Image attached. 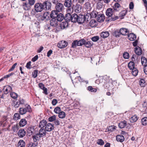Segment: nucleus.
I'll return each instance as SVG.
<instances>
[{"instance_id": "6", "label": "nucleus", "mask_w": 147, "mask_h": 147, "mask_svg": "<svg viewBox=\"0 0 147 147\" xmlns=\"http://www.w3.org/2000/svg\"><path fill=\"white\" fill-rule=\"evenodd\" d=\"M68 13L66 14L64 17V19L65 21L67 22L71 21L72 22H74V17H73L74 14H71L70 13L71 12H68Z\"/></svg>"}, {"instance_id": "7", "label": "nucleus", "mask_w": 147, "mask_h": 147, "mask_svg": "<svg viewBox=\"0 0 147 147\" xmlns=\"http://www.w3.org/2000/svg\"><path fill=\"white\" fill-rule=\"evenodd\" d=\"M31 111V109L29 105H28L26 108H20L19 110L20 114L22 115L25 114L27 112H30Z\"/></svg>"}, {"instance_id": "51", "label": "nucleus", "mask_w": 147, "mask_h": 147, "mask_svg": "<svg viewBox=\"0 0 147 147\" xmlns=\"http://www.w3.org/2000/svg\"><path fill=\"white\" fill-rule=\"evenodd\" d=\"M19 126L16 124L12 126V129L14 132H15L19 129Z\"/></svg>"}, {"instance_id": "33", "label": "nucleus", "mask_w": 147, "mask_h": 147, "mask_svg": "<svg viewBox=\"0 0 147 147\" xmlns=\"http://www.w3.org/2000/svg\"><path fill=\"white\" fill-rule=\"evenodd\" d=\"M27 131L29 135H32L34 131V127L33 126L29 127L27 129Z\"/></svg>"}, {"instance_id": "40", "label": "nucleus", "mask_w": 147, "mask_h": 147, "mask_svg": "<svg viewBox=\"0 0 147 147\" xmlns=\"http://www.w3.org/2000/svg\"><path fill=\"white\" fill-rule=\"evenodd\" d=\"M98 13L95 11H93L90 13V16L92 18H95L96 17Z\"/></svg>"}, {"instance_id": "26", "label": "nucleus", "mask_w": 147, "mask_h": 147, "mask_svg": "<svg viewBox=\"0 0 147 147\" xmlns=\"http://www.w3.org/2000/svg\"><path fill=\"white\" fill-rule=\"evenodd\" d=\"M25 142L23 140H20L18 142L17 144L18 147H25Z\"/></svg>"}, {"instance_id": "61", "label": "nucleus", "mask_w": 147, "mask_h": 147, "mask_svg": "<svg viewBox=\"0 0 147 147\" xmlns=\"http://www.w3.org/2000/svg\"><path fill=\"white\" fill-rule=\"evenodd\" d=\"M38 72V71L37 70H35L32 74V77L34 78H36L37 76Z\"/></svg>"}, {"instance_id": "3", "label": "nucleus", "mask_w": 147, "mask_h": 147, "mask_svg": "<svg viewBox=\"0 0 147 147\" xmlns=\"http://www.w3.org/2000/svg\"><path fill=\"white\" fill-rule=\"evenodd\" d=\"M85 42V40L82 39L79 40H77L73 41L72 43L71 47L76 48L77 46H81L84 45Z\"/></svg>"}, {"instance_id": "1", "label": "nucleus", "mask_w": 147, "mask_h": 147, "mask_svg": "<svg viewBox=\"0 0 147 147\" xmlns=\"http://www.w3.org/2000/svg\"><path fill=\"white\" fill-rule=\"evenodd\" d=\"M74 22H77L79 24H82L84 22L83 15H80L79 16L76 14L74 13Z\"/></svg>"}, {"instance_id": "43", "label": "nucleus", "mask_w": 147, "mask_h": 147, "mask_svg": "<svg viewBox=\"0 0 147 147\" xmlns=\"http://www.w3.org/2000/svg\"><path fill=\"white\" fill-rule=\"evenodd\" d=\"M127 12V11L126 10H123L120 13V17H121L122 19L123 18Z\"/></svg>"}, {"instance_id": "54", "label": "nucleus", "mask_w": 147, "mask_h": 147, "mask_svg": "<svg viewBox=\"0 0 147 147\" xmlns=\"http://www.w3.org/2000/svg\"><path fill=\"white\" fill-rule=\"evenodd\" d=\"M97 143L98 144L100 145L101 146H102L104 144V141L102 139L98 140Z\"/></svg>"}, {"instance_id": "21", "label": "nucleus", "mask_w": 147, "mask_h": 147, "mask_svg": "<svg viewBox=\"0 0 147 147\" xmlns=\"http://www.w3.org/2000/svg\"><path fill=\"white\" fill-rule=\"evenodd\" d=\"M47 122L46 120H43L40 121L39 123L38 127H39L42 128H44V127H46Z\"/></svg>"}, {"instance_id": "48", "label": "nucleus", "mask_w": 147, "mask_h": 147, "mask_svg": "<svg viewBox=\"0 0 147 147\" xmlns=\"http://www.w3.org/2000/svg\"><path fill=\"white\" fill-rule=\"evenodd\" d=\"M142 123L143 125H147V117H144L142 119Z\"/></svg>"}, {"instance_id": "56", "label": "nucleus", "mask_w": 147, "mask_h": 147, "mask_svg": "<svg viewBox=\"0 0 147 147\" xmlns=\"http://www.w3.org/2000/svg\"><path fill=\"white\" fill-rule=\"evenodd\" d=\"M123 57L125 59H128L129 57V54L127 52H125L123 54Z\"/></svg>"}, {"instance_id": "35", "label": "nucleus", "mask_w": 147, "mask_h": 147, "mask_svg": "<svg viewBox=\"0 0 147 147\" xmlns=\"http://www.w3.org/2000/svg\"><path fill=\"white\" fill-rule=\"evenodd\" d=\"M119 30L121 34L123 35H126V33L128 32V30L125 28H122Z\"/></svg>"}, {"instance_id": "32", "label": "nucleus", "mask_w": 147, "mask_h": 147, "mask_svg": "<svg viewBox=\"0 0 147 147\" xmlns=\"http://www.w3.org/2000/svg\"><path fill=\"white\" fill-rule=\"evenodd\" d=\"M27 122L24 119H22L21 120L19 123V125L20 127H23L27 123Z\"/></svg>"}, {"instance_id": "19", "label": "nucleus", "mask_w": 147, "mask_h": 147, "mask_svg": "<svg viewBox=\"0 0 147 147\" xmlns=\"http://www.w3.org/2000/svg\"><path fill=\"white\" fill-rule=\"evenodd\" d=\"M46 131L44 128H40L37 133L41 137L45 136L46 134Z\"/></svg>"}, {"instance_id": "39", "label": "nucleus", "mask_w": 147, "mask_h": 147, "mask_svg": "<svg viewBox=\"0 0 147 147\" xmlns=\"http://www.w3.org/2000/svg\"><path fill=\"white\" fill-rule=\"evenodd\" d=\"M93 44V42L91 41H88L86 42H85L84 44L85 46L88 48L91 47Z\"/></svg>"}, {"instance_id": "14", "label": "nucleus", "mask_w": 147, "mask_h": 147, "mask_svg": "<svg viewBox=\"0 0 147 147\" xmlns=\"http://www.w3.org/2000/svg\"><path fill=\"white\" fill-rule=\"evenodd\" d=\"M4 94H7L9 92H11L12 91V88L9 86H7L4 87L3 88Z\"/></svg>"}, {"instance_id": "18", "label": "nucleus", "mask_w": 147, "mask_h": 147, "mask_svg": "<svg viewBox=\"0 0 147 147\" xmlns=\"http://www.w3.org/2000/svg\"><path fill=\"white\" fill-rule=\"evenodd\" d=\"M105 19V16L103 14H100L97 15L96 17V20L99 22H102Z\"/></svg>"}, {"instance_id": "49", "label": "nucleus", "mask_w": 147, "mask_h": 147, "mask_svg": "<svg viewBox=\"0 0 147 147\" xmlns=\"http://www.w3.org/2000/svg\"><path fill=\"white\" fill-rule=\"evenodd\" d=\"M10 95L11 97L14 99L16 98L18 96L17 94L16 93L13 92H11L10 93Z\"/></svg>"}, {"instance_id": "10", "label": "nucleus", "mask_w": 147, "mask_h": 147, "mask_svg": "<svg viewBox=\"0 0 147 147\" xmlns=\"http://www.w3.org/2000/svg\"><path fill=\"white\" fill-rule=\"evenodd\" d=\"M54 128V124L51 123H48L47 124L45 129L46 131L50 132L53 130Z\"/></svg>"}, {"instance_id": "13", "label": "nucleus", "mask_w": 147, "mask_h": 147, "mask_svg": "<svg viewBox=\"0 0 147 147\" xmlns=\"http://www.w3.org/2000/svg\"><path fill=\"white\" fill-rule=\"evenodd\" d=\"M26 134V131L23 129H21L19 130L17 133L18 136L20 138H23L24 136Z\"/></svg>"}, {"instance_id": "38", "label": "nucleus", "mask_w": 147, "mask_h": 147, "mask_svg": "<svg viewBox=\"0 0 147 147\" xmlns=\"http://www.w3.org/2000/svg\"><path fill=\"white\" fill-rule=\"evenodd\" d=\"M129 68L130 69H132L135 68V63L133 62L130 61L128 65Z\"/></svg>"}, {"instance_id": "64", "label": "nucleus", "mask_w": 147, "mask_h": 147, "mask_svg": "<svg viewBox=\"0 0 147 147\" xmlns=\"http://www.w3.org/2000/svg\"><path fill=\"white\" fill-rule=\"evenodd\" d=\"M18 101L19 103L18 104L20 105L24 104V101L22 98H20Z\"/></svg>"}, {"instance_id": "42", "label": "nucleus", "mask_w": 147, "mask_h": 147, "mask_svg": "<svg viewBox=\"0 0 147 147\" xmlns=\"http://www.w3.org/2000/svg\"><path fill=\"white\" fill-rule=\"evenodd\" d=\"M138 119L137 116L135 115L131 117L130 119V121L131 123H134Z\"/></svg>"}, {"instance_id": "62", "label": "nucleus", "mask_w": 147, "mask_h": 147, "mask_svg": "<svg viewBox=\"0 0 147 147\" xmlns=\"http://www.w3.org/2000/svg\"><path fill=\"white\" fill-rule=\"evenodd\" d=\"M18 103H19L18 101H13V105L15 108H18L20 105Z\"/></svg>"}, {"instance_id": "46", "label": "nucleus", "mask_w": 147, "mask_h": 147, "mask_svg": "<svg viewBox=\"0 0 147 147\" xmlns=\"http://www.w3.org/2000/svg\"><path fill=\"white\" fill-rule=\"evenodd\" d=\"M7 116H4L2 118L1 120L0 121V125H1L3 122L5 121H7Z\"/></svg>"}, {"instance_id": "60", "label": "nucleus", "mask_w": 147, "mask_h": 147, "mask_svg": "<svg viewBox=\"0 0 147 147\" xmlns=\"http://www.w3.org/2000/svg\"><path fill=\"white\" fill-rule=\"evenodd\" d=\"M138 58V56H136L135 55H133L131 57L132 62H134L136 61V60H137Z\"/></svg>"}, {"instance_id": "8", "label": "nucleus", "mask_w": 147, "mask_h": 147, "mask_svg": "<svg viewBox=\"0 0 147 147\" xmlns=\"http://www.w3.org/2000/svg\"><path fill=\"white\" fill-rule=\"evenodd\" d=\"M34 8L37 12H41L44 10L42 3H36L34 5Z\"/></svg>"}, {"instance_id": "36", "label": "nucleus", "mask_w": 147, "mask_h": 147, "mask_svg": "<svg viewBox=\"0 0 147 147\" xmlns=\"http://www.w3.org/2000/svg\"><path fill=\"white\" fill-rule=\"evenodd\" d=\"M139 84L141 87H145L146 84L145 80L143 79H140L139 81Z\"/></svg>"}, {"instance_id": "22", "label": "nucleus", "mask_w": 147, "mask_h": 147, "mask_svg": "<svg viewBox=\"0 0 147 147\" xmlns=\"http://www.w3.org/2000/svg\"><path fill=\"white\" fill-rule=\"evenodd\" d=\"M50 24L53 27H56L58 25V21L56 19H52L50 21Z\"/></svg>"}, {"instance_id": "4", "label": "nucleus", "mask_w": 147, "mask_h": 147, "mask_svg": "<svg viewBox=\"0 0 147 147\" xmlns=\"http://www.w3.org/2000/svg\"><path fill=\"white\" fill-rule=\"evenodd\" d=\"M44 10L45 11H49L51 10V3L49 1H46L42 3Z\"/></svg>"}, {"instance_id": "57", "label": "nucleus", "mask_w": 147, "mask_h": 147, "mask_svg": "<svg viewBox=\"0 0 147 147\" xmlns=\"http://www.w3.org/2000/svg\"><path fill=\"white\" fill-rule=\"evenodd\" d=\"M120 7V5L118 3H116L114 4L113 6L114 10H117V9L119 8Z\"/></svg>"}, {"instance_id": "20", "label": "nucleus", "mask_w": 147, "mask_h": 147, "mask_svg": "<svg viewBox=\"0 0 147 147\" xmlns=\"http://www.w3.org/2000/svg\"><path fill=\"white\" fill-rule=\"evenodd\" d=\"M41 138V137L38 135L37 133L32 136V138L33 141L35 142H37L39 141Z\"/></svg>"}, {"instance_id": "25", "label": "nucleus", "mask_w": 147, "mask_h": 147, "mask_svg": "<svg viewBox=\"0 0 147 147\" xmlns=\"http://www.w3.org/2000/svg\"><path fill=\"white\" fill-rule=\"evenodd\" d=\"M116 139L117 141L120 142H123L125 140V138L122 135H119L117 136Z\"/></svg>"}, {"instance_id": "17", "label": "nucleus", "mask_w": 147, "mask_h": 147, "mask_svg": "<svg viewBox=\"0 0 147 147\" xmlns=\"http://www.w3.org/2000/svg\"><path fill=\"white\" fill-rule=\"evenodd\" d=\"M58 12L55 9L52 11L50 15L52 19H56L59 14Z\"/></svg>"}, {"instance_id": "27", "label": "nucleus", "mask_w": 147, "mask_h": 147, "mask_svg": "<svg viewBox=\"0 0 147 147\" xmlns=\"http://www.w3.org/2000/svg\"><path fill=\"white\" fill-rule=\"evenodd\" d=\"M83 16L84 17V22H88L90 20L91 18V17L90 16V13H87V14H85V15H84Z\"/></svg>"}, {"instance_id": "53", "label": "nucleus", "mask_w": 147, "mask_h": 147, "mask_svg": "<svg viewBox=\"0 0 147 147\" xmlns=\"http://www.w3.org/2000/svg\"><path fill=\"white\" fill-rule=\"evenodd\" d=\"M61 110V109L60 107H57L55 108L54 110V112L56 113L59 114V113L60 112Z\"/></svg>"}, {"instance_id": "41", "label": "nucleus", "mask_w": 147, "mask_h": 147, "mask_svg": "<svg viewBox=\"0 0 147 147\" xmlns=\"http://www.w3.org/2000/svg\"><path fill=\"white\" fill-rule=\"evenodd\" d=\"M65 113L63 111H61L59 113L58 116L60 118H64L65 116Z\"/></svg>"}, {"instance_id": "24", "label": "nucleus", "mask_w": 147, "mask_h": 147, "mask_svg": "<svg viewBox=\"0 0 147 147\" xmlns=\"http://www.w3.org/2000/svg\"><path fill=\"white\" fill-rule=\"evenodd\" d=\"M135 53L138 55H140L142 53L141 49L139 46H137L134 49Z\"/></svg>"}, {"instance_id": "59", "label": "nucleus", "mask_w": 147, "mask_h": 147, "mask_svg": "<svg viewBox=\"0 0 147 147\" xmlns=\"http://www.w3.org/2000/svg\"><path fill=\"white\" fill-rule=\"evenodd\" d=\"M119 18V17L117 16H112L111 17V19H110V20L111 21H114L117 19H118Z\"/></svg>"}, {"instance_id": "2", "label": "nucleus", "mask_w": 147, "mask_h": 147, "mask_svg": "<svg viewBox=\"0 0 147 147\" xmlns=\"http://www.w3.org/2000/svg\"><path fill=\"white\" fill-rule=\"evenodd\" d=\"M64 5L68 8L67 12H72L73 11V6H72V1L71 0H65Z\"/></svg>"}, {"instance_id": "28", "label": "nucleus", "mask_w": 147, "mask_h": 147, "mask_svg": "<svg viewBox=\"0 0 147 147\" xmlns=\"http://www.w3.org/2000/svg\"><path fill=\"white\" fill-rule=\"evenodd\" d=\"M56 19L57 21L61 22L64 19V17L63 15L61 13H59Z\"/></svg>"}, {"instance_id": "5", "label": "nucleus", "mask_w": 147, "mask_h": 147, "mask_svg": "<svg viewBox=\"0 0 147 147\" xmlns=\"http://www.w3.org/2000/svg\"><path fill=\"white\" fill-rule=\"evenodd\" d=\"M64 5L62 3L59 2L55 5V9L59 12H62L65 9Z\"/></svg>"}, {"instance_id": "34", "label": "nucleus", "mask_w": 147, "mask_h": 147, "mask_svg": "<svg viewBox=\"0 0 147 147\" xmlns=\"http://www.w3.org/2000/svg\"><path fill=\"white\" fill-rule=\"evenodd\" d=\"M141 63L142 65L144 67L147 65V59L144 57H142L141 58Z\"/></svg>"}, {"instance_id": "50", "label": "nucleus", "mask_w": 147, "mask_h": 147, "mask_svg": "<svg viewBox=\"0 0 147 147\" xmlns=\"http://www.w3.org/2000/svg\"><path fill=\"white\" fill-rule=\"evenodd\" d=\"M116 129L115 126L114 125H111L108 128L109 131L112 132Z\"/></svg>"}, {"instance_id": "12", "label": "nucleus", "mask_w": 147, "mask_h": 147, "mask_svg": "<svg viewBox=\"0 0 147 147\" xmlns=\"http://www.w3.org/2000/svg\"><path fill=\"white\" fill-rule=\"evenodd\" d=\"M22 7L25 11H28L30 10L31 7V6L28 3L24 2L22 5Z\"/></svg>"}, {"instance_id": "52", "label": "nucleus", "mask_w": 147, "mask_h": 147, "mask_svg": "<svg viewBox=\"0 0 147 147\" xmlns=\"http://www.w3.org/2000/svg\"><path fill=\"white\" fill-rule=\"evenodd\" d=\"M56 116L55 115H53L50 117L48 119V120L50 122H52L56 119Z\"/></svg>"}, {"instance_id": "30", "label": "nucleus", "mask_w": 147, "mask_h": 147, "mask_svg": "<svg viewBox=\"0 0 147 147\" xmlns=\"http://www.w3.org/2000/svg\"><path fill=\"white\" fill-rule=\"evenodd\" d=\"M127 125V121L124 120L119 123L118 126L120 128H123L125 127Z\"/></svg>"}, {"instance_id": "58", "label": "nucleus", "mask_w": 147, "mask_h": 147, "mask_svg": "<svg viewBox=\"0 0 147 147\" xmlns=\"http://www.w3.org/2000/svg\"><path fill=\"white\" fill-rule=\"evenodd\" d=\"M103 79L101 78H99L98 79L96 80L95 81V83L99 84L100 83H102L103 82Z\"/></svg>"}, {"instance_id": "44", "label": "nucleus", "mask_w": 147, "mask_h": 147, "mask_svg": "<svg viewBox=\"0 0 147 147\" xmlns=\"http://www.w3.org/2000/svg\"><path fill=\"white\" fill-rule=\"evenodd\" d=\"M20 114L18 113H15L13 117V119L14 120H17L20 119Z\"/></svg>"}, {"instance_id": "47", "label": "nucleus", "mask_w": 147, "mask_h": 147, "mask_svg": "<svg viewBox=\"0 0 147 147\" xmlns=\"http://www.w3.org/2000/svg\"><path fill=\"white\" fill-rule=\"evenodd\" d=\"M85 8L88 9L89 10L91 8L90 3L88 2L85 3Z\"/></svg>"}, {"instance_id": "45", "label": "nucleus", "mask_w": 147, "mask_h": 147, "mask_svg": "<svg viewBox=\"0 0 147 147\" xmlns=\"http://www.w3.org/2000/svg\"><path fill=\"white\" fill-rule=\"evenodd\" d=\"M132 70L131 73L132 75L135 76H136L138 73V69L136 68H135Z\"/></svg>"}, {"instance_id": "11", "label": "nucleus", "mask_w": 147, "mask_h": 147, "mask_svg": "<svg viewBox=\"0 0 147 147\" xmlns=\"http://www.w3.org/2000/svg\"><path fill=\"white\" fill-rule=\"evenodd\" d=\"M49 12L46 11L43 14L42 16L41 17V20L42 21L47 20L49 19Z\"/></svg>"}, {"instance_id": "29", "label": "nucleus", "mask_w": 147, "mask_h": 147, "mask_svg": "<svg viewBox=\"0 0 147 147\" xmlns=\"http://www.w3.org/2000/svg\"><path fill=\"white\" fill-rule=\"evenodd\" d=\"M68 25V22L65 21V22H62L60 25L61 29H64L67 27Z\"/></svg>"}, {"instance_id": "9", "label": "nucleus", "mask_w": 147, "mask_h": 147, "mask_svg": "<svg viewBox=\"0 0 147 147\" xmlns=\"http://www.w3.org/2000/svg\"><path fill=\"white\" fill-rule=\"evenodd\" d=\"M67 45V42L65 40H61L57 44L58 47L60 48L63 49Z\"/></svg>"}, {"instance_id": "55", "label": "nucleus", "mask_w": 147, "mask_h": 147, "mask_svg": "<svg viewBox=\"0 0 147 147\" xmlns=\"http://www.w3.org/2000/svg\"><path fill=\"white\" fill-rule=\"evenodd\" d=\"M91 39L93 41L96 42L99 40V37L98 36H96L92 37Z\"/></svg>"}, {"instance_id": "63", "label": "nucleus", "mask_w": 147, "mask_h": 147, "mask_svg": "<svg viewBox=\"0 0 147 147\" xmlns=\"http://www.w3.org/2000/svg\"><path fill=\"white\" fill-rule=\"evenodd\" d=\"M17 65V63H15L11 67L9 70V71L10 72L11 71H13L14 69L15 68V67H16V66Z\"/></svg>"}, {"instance_id": "23", "label": "nucleus", "mask_w": 147, "mask_h": 147, "mask_svg": "<svg viewBox=\"0 0 147 147\" xmlns=\"http://www.w3.org/2000/svg\"><path fill=\"white\" fill-rule=\"evenodd\" d=\"M128 38L130 41H134L136 38V35L133 33H131L128 34Z\"/></svg>"}, {"instance_id": "16", "label": "nucleus", "mask_w": 147, "mask_h": 147, "mask_svg": "<svg viewBox=\"0 0 147 147\" xmlns=\"http://www.w3.org/2000/svg\"><path fill=\"white\" fill-rule=\"evenodd\" d=\"M114 13V10L111 8H108L106 12V15L108 17H111L112 16Z\"/></svg>"}, {"instance_id": "15", "label": "nucleus", "mask_w": 147, "mask_h": 147, "mask_svg": "<svg viewBox=\"0 0 147 147\" xmlns=\"http://www.w3.org/2000/svg\"><path fill=\"white\" fill-rule=\"evenodd\" d=\"M82 8V6L77 3L75 5L74 9L75 12L78 13L81 11Z\"/></svg>"}, {"instance_id": "31", "label": "nucleus", "mask_w": 147, "mask_h": 147, "mask_svg": "<svg viewBox=\"0 0 147 147\" xmlns=\"http://www.w3.org/2000/svg\"><path fill=\"white\" fill-rule=\"evenodd\" d=\"M109 33L108 31L103 32L100 33L101 37L103 38H105L107 37L109 35Z\"/></svg>"}, {"instance_id": "37", "label": "nucleus", "mask_w": 147, "mask_h": 147, "mask_svg": "<svg viewBox=\"0 0 147 147\" xmlns=\"http://www.w3.org/2000/svg\"><path fill=\"white\" fill-rule=\"evenodd\" d=\"M113 36L116 37H119L121 35L120 30H115L113 33Z\"/></svg>"}]
</instances>
